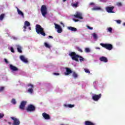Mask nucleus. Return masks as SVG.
Here are the masks:
<instances>
[{
  "label": "nucleus",
  "mask_w": 125,
  "mask_h": 125,
  "mask_svg": "<svg viewBox=\"0 0 125 125\" xmlns=\"http://www.w3.org/2000/svg\"><path fill=\"white\" fill-rule=\"evenodd\" d=\"M3 90H4V87H0V92H1V91H3Z\"/></svg>",
  "instance_id": "obj_34"
},
{
  "label": "nucleus",
  "mask_w": 125,
  "mask_h": 125,
  "mask_svg": "<svg viewBox=\"0 0 125 125\" xmlns=\"http://www.w3.org/2000/svg\"><path fill=\"white\" fill-rule=\"evenodd\" d=\"M44 44L45 47H47V48H50V46L48 44V43L45 42Z\"/></svg>",
  "instance_id": "obj_27"
},
{
  "label": "nucleus",
  "mask_w": 125,
  "mask_h": 125,
  "mask_svg": "<svg viewBox=\"0 0 125 125\" xmlns=\"http://www.w3.org/2000/svg\"><path fill=\"white\" fill-rule=\"evenodd\" d=\"M124 26H125V23H123Z\"/></svg>",
  "instance_id": "obj_52"
},
{
  "label": "nucleus",
  "mask_w": 125,
  "mask_h": 125,
  "mask_svg": "<svg viewBox=\"0 0 125 125\" xmlns=\"http://www.w3.org/2000/svg\"><path fill=\"white\" fill-rule=\"evenodd\" d=\"M10 50L13 53H14V52H15V51H14V49L12 47L10 48Z\"/></svg>",
  "instance_id": "obj_36"
},
{
  "label": "nucleus",
  "mask_w": 125,
  "mask_h": 125,
  "mask_svg": "<svg viewBox=\"0 0 125 125\" xmlns=\"http://www.w3.org/2000/svg\"><path fill=\"white\" fill-rule=\"evenodd\" d=\"M17 50L18 52L20 53H22V47H21V46L18 45L17 46Z\"/></svg>",
  "instance_id": "obj_21"
},
{
  "label": "nucleus",
  "mask_w": 125,
  "mask_h": 125,
  "mask_svg": "<svg viewBox=\"0 0 125 125\" xmlns=\"http://www.w3.org/2000/svg\"><path fill=\"white\" fill-rule=\"evenodd\" d=\"M55 29H57V32L59 33V34H61L62 33L63 30L62 29V28L59 24H55Z\"/></svg>",
  "instance_id": "obj_10"
},
{
  "label": "nucleus",
  "mask_w": 125,
  "mask_h": 125,
  "mask_svg": "<svg viewBox=\"0 0 125 125\" xmlns=\"http://www.w3.org/2000/svg\"><path fill=\"white\" fill-rule=\"evenodd\" d=\"M92 36H93V38L94 39V40H97V39H98V37H97V34H96L95 33H94L92 34Z\"/></svg>",
  "instance_id": "obj_25"
},
{
  "label": "nucleus",
  "mask_w": 125,
  "mask_h": 125,
  "mask_svg": "<svg viewBox=\"0 0 125 125\" xmlns=\"http://www.w3.org/2000/svg\"><path fill=\"white\" fill-rule=\"evenodd\" d=\"M66 0H63V1L65 2Z\"/></svg>",
  "instance_id": "obj_51"
},
{
  "label": "nucleus",
  "mask_w": 125,
  "mask_h": 125,
  "mask_svg": "<svg viewBox=\"0 0 125 125\" xmlns=\"http://www.w3.org/2000/svg\"><path fill=\"white\" fill-rule=\"evenodd\" d=\"M66 72H64V75L65 76H69L70 74L73 73L72 69L70 68L65 67Z\"/></svg>",
  "instance_id": "obj_12"
},
{
  "label": "nucleus",
  "mask_w": 125,
  "mask_h": 125,
  "mask_svg": "<svg viewBox=\"0 0 125 125\" xmlns=\"http://www.w3.org/2000/svg\"><path fill=\"white\" fill-rule=\"evenodd\" d=\"M8 124H9V125H11V123L10 122H9Z\"/></svg>",
  "instance_id": "obj_50"
},
{
  "label": "nucleus",
  "mask_w": 125,
  "mask_h": 125,
  "mask_svg": "<svg viewBox=\"0 0 125 125\" xmlns=\"http://www.w3.org/2000/svg\"><path fill=\"white\" fill-rule=\"evenodd\" d=\"M11 103L15 105V104H16V100L15 99H12L11 100Z\"/></svg>",
  "instance_id": "obj_28"
},
{
  "label": "nucleus",
  "mask_w": 125,
  "mask_h": 125,
  "mask_svg": "<svg viewBox=\"0 0 125 125\" xmlns=\"http://www.w3.org/2000/svg\"><path fill=\"white\" fill-rule=\"evenodd\" d=\"M87 29H89V30H93V27H91L88 25L86 26Z\"/></svg>",
  "instance_id": "obj_38"
},
{
  "label": "nucleus",
  "mask_w": 125,
  "mask_h": 125,
  "mask_svg": "<svg viewBox=\"0 0 125 125\" xmlns=\"http://www.w3.org/2000/svg\"><path fill=\"white\" fill-rule=\"evenodd\" d=\"M23 28L25 29V30H26V29H27V25H24Z\"/></svg>",
  "instance_id": "obj_42"
},
{
  "label": "nucleus",
  "mask_w": 125,
  "mask_h": 125,
  "mask_svg": "<svg viewBox=\"0 0 125 125\" xmlns=\"http://www.w3.org/2000/svg\"><path fill=\"white\" fill-rule=\"evenodd\" d=\"M27 86L28 87L30 86L31 88L28 89V91L29 93H30L31 94H32V93H33V92H34V90L33 89V88H34V85H33L31 83H29L27 85Z\"/></svg>",
  "instance_id": "obj_13"
},
{
  "label": "nucleus",
  "mask_w": 125,
  "mask_h": 125,
  "mask_svg": "<svg viewBox=\"0 0 125 125\" xmlns=\"http://www.w3.org/2000/svg\"><path fill=\"white\" fill-rule=\"evenodd\" d=\"M20 59L22 61V62H24V63H28V59H26L24 56H20Z\"/></svg>",
  "instance_id": "obj_17"
},
{
  "label": "nucleus",
  "mask_w": 125,
  "mask_h": 125,
  "mask_svg": "<svg viewBox=\"0 0 125 125\" xmlns=\"http://www.w3.org/2000/svg\"><path fill=\"white\" fill-rule=\"evenodd\" d=\"M115 8L114 6H107L105 8V10L108 13H114L113 10Z\"/></svg>",
  "instance_id": "obj_9"
},
{
  "label": "nucleus",
  "mask_w": 125,
  "mask_h": 125,
  "mask_svg": "<svg viewBox=\"0 0 125 125\" xmlns=\"http://www.w3.org/2000/svg\"><path fill=\"white\" fill-rule=\"evenodd\" d=\"M101 8L100 7H95L92 9V10H100Z\"/></svg>",
  "instance_id": "obj_31"
},
{
  "label": "nucleus",
  "mask_w": 125,
  "mask_h": 125,
  "mask_svg": "<svg viewBox=\"0 0 125 125\" xmlns=\"http://www.w3.org/2000/svg\"><path fill=\"white\" fill-rule=\"evenodd\" d=\"M100 45L104 48L107 49V50H112L113 49V45L111 44L101 43Z\"/></svg>",
  "instance_id": "obj_3"
},
{
  "label": "nucleus",
  "mask_w": 125,
  "mask_h": 125,
  "mask_svg": "<svg viewBox=\"0 0 125 125\" xmlns=\"http://www.w3.org/2000/svg\"><path fill=\"white\" fill-rule=\"evenodd\" d=\"M9 67L10 69L14 72L18 71V68H17L16 66H13L12 64H10Z\"/></svg>",
  "instance_id": "obj_15"
},
{
  "label": "nucleus",
  "mask_w": 125,
  "mask_h": 125,
  "mask_svg": "<svg viewBox=\"0 0 125 125\" xmlns=\"http://www.w3.org/2000/svg\"><path fill=\"white\" fill-rule=\"evenodd\" d=\"M67 29L68 30H70V31H72V32H77V28L72 26L67 27Z\"/></svg>",
  "instance_id": "obj_18"
},
{
  "label": "nucleus",
  "mask_w": 125,
  "mask_h": 125,
  "mask_svg": "<svg viewBox=\"0 0 125 125\" xmlns=\"http://www.w3.org/2000/svg\"><path fill=\"white\" fill-rule=\"evenodd\" d=\"M69 56L72 58V60H74L76 61V62H79V58H80L79 60L80 62H83V61H84V58H83L82 56L77 55V54L74 52L70 53Z\"/></svg>",
  "instance_id": "obj_1"
},
{
  "label": "nucleus",
  "mask_w": 125,
  "mask_h": 125,
  "mask_svg": "<svg viewBox=\"0 0 125 125\" xmlns=\"http://www.w3.org/2000/svg\"><path fill=\"white\" fill-rule=\"evenodd\" d=\"M26 104H27L26 101H22L21 103L20 106H19L20 109H21V110H25V106H26Z\"/></svg>",
  "instance_id": "obj_8"
},
{
  "label": "nucleus",
  "mask_w": 125,
  "mask_h": 125,
  "mask_svg": "<svg viewBox=\"0 0 125 125\" xmlns=\"http://www.w3.org/2000/svg\"><path fill=\"white\" fill-rule=\"evenodd\" d=\"M29 30H31V27H28Z\"/></svg>",
  "instance_id": "obj_49"
},
{
  "label": "nucleus",
  "mask_w": 125,
  "mask_h": 125,
  "mask_svg": "<svg viewBox=\"0 0 125 125\" xmlns=\"http://www.w3.org/2000/svg\"><path fill=\"white\" fill-rule=\"evenodd\" d=\"M75 18H79V19H83V15L81 13L77 12L75 15H73Z\"/></svg>",
  "instance_id": "obj_11"
},
{
  "label": "nucleus",
  "mask_w": 125,
  "mask_h": 125,
  "mask_svg": "<svg viewBox=\"0 0 125 125\" xmlns=\"http://www.w3.org/2000/svg\"><path fill=\"white\" fill-rule=\"evenodd\" d=\"M41 13L43 17H45V15L47 14V8L46 6L42 5L41 7Z\"/></svg>",
  "instance_id": "obj_4"
},
{
  "label": "nucleus",
  "mask_w": 125,
  "mask_h": 125,
  "mask_svg": "<svg viewBox=\"0 0 125 125\" xmlns=\"http://www.w3.org/2000/svg\"><path fill=\"white\" fill-rule=\"evenodd\" d=\"M5 15L4 14H2L0 15V20L1 21H2V20H3V18H4Z\"/></svg>",
  "instance_id": "obj_24"
},
{
  "label": "nucleus",
  "mask_w": 125,
  "mask_h": 125,
  "mask_svg": "<svg viewBox=\"0 0 125 125\" xmlns=\"http://www.w3.org/2000/svg\"><path fill=\"white\" fill-rule=\"evenodd\" d=\"M94 5V3H93V2H91L90 3V5Z\"/></svg>",
  "instance_id": "obj_43"
},
{
  "label": "nucleus",
  "mask_w": 125,
  "mask_h": 125,
  "mask_svg": "<svg viewBox=\"0 0 125 125\" xmlns=\"http://www.w3.org/2000/svg\"><path fill=\"white\" fill-rule=\"evenodd\" d=\"M27 112H34L36 111V107L33 104H29L26 108Z\"/></svg>",
  "instance_id": "obj_5"
},
{
  "label": "nucleus",
  "mask_w": 125,
  "mask_h": 125,
  "mask_svg": "<svg viewBox=\"0 0 125 125\" xmlns=\"http://www.w3.org/2000/svg\"><path fill=\"white\" fill-rule=\"evenodd\" d=\"M49 39H53V37H52L51 36H49Z\"/></svg>",
  "instance_id": "obj_44"
},
{
  "label": "nucleus",
  "mask_w": 125,
  "mask_h": 125,
  "mask_svg": "<svg viewBox=\"0 0 125 125\" xmlns=\"http://www.w3.org/2000/svg\"><path fill=\"white\" fill-rule=\"evenodd\" d=\"M100 60L102 62H104V63H107V62H108V59L105 57H102L100 58Z\"/></svg>",
  "instance_id": "obj_16"
},
{
  "label": "nucleus",
  "mask_w": 125,
  "mask_h": 125,
  "mask_svg": "<svg viewBox=\"0 0 125 125\" xmlns=\"http://www.w3.org/2000/svg\"><path fill=\"white\" fill-rule=\"evenodd\" d=\"M102 96V95L101 94H100L99 95L94 94L92 96V99L94 100V101H98L100 98H101V97Z\"/></svg>",
  "instance_id": "obj_7"
},
{
  "label": "nucleus",
  "mask_w": 125,
  "mask_h": 125,
  "mask_svg": "<svg viewBox=\"0 0 125 125\" xmlns=\"http://www.w3.org/2000/svg\"><path fill=\"white\" fill-rule=\"evenodd\" d=\"M84 71L85 73H87V74H90V71H89V70H88L86 68H84Z\"/></svg>",
  "instance_id": "obj_29"
},
{
  "label": "nucleus",
  "mask_w": 125,
  "mask_h": 125,
  "mask_svg": "<svg viewBox=\"0 0 125 125\" xmlns=\"http://www.w3.org/2000/svg\"><path fill=\"white\" fill-rule=\"evenodd\" d=\"M67 107H68V108H73L75 107V104H68Z\"/></svg>",
  "instance_id": "obj_32"
},
{
  "label": "nucleus",
  "mask_w": 125,
  "mask_h": 125,
  "mask_svg": "<svg viewBox=\"0 0 125 125\" xmlns=\"http://www.w3.org/2000/svg\"><path fill=\"white\" fill-rule=\"evenodd\" d=\"M79 51L80 52H83V50H82V49H79Z\"/></svg>",
  "instance_id": "obj_45"
},
{
  "label": "nucleus",
  "mask_w": 125,
  "mask_h": 125,
  "mask_svg": "<svg viewBox=\"0 0 125 125\" xmlns=\"http://www.w3.org/2000/svg\"><path fill=\"white\" fill-rule=\"evenodd\" d=\"M113 31V28L112 27H109L107 28V32H109V33H112Z\"/></svg>",
  "instance_id": "obj_30"
},
{
  "label": "nucleus",
  "mask_w": 125,
  "mask_h": 125,
  "mask_svg": "<svg viewBox=\"0 0 125 125\" xmlns=\"http://www.w3.org/2000/svg\"><path fill=\"white\" fill-rule=\"evenodd\" d=\"M17 12L19 15H21V16L22 18H24V13H22L21 10H19L18 8H17Z\"/></svg>",
  "instance_id": "obj_19"
},
{
  "label": "nucleus",
  "mask_w": 125,
  "mask_h": 125,
  "mask_svg": "<svg viewBox=\"0 0 125 125\" xmlns=\"http://www.w3.org/2000/svg\"><path fill=\"white\" fill-rule=\"evenodd\" d=\"M97 49H100V47H97Z\"/></svg>",
  "instance_id": "obj_48"
},
{
  "label": "nucleus",
  "mask_w": 125,
  "mask_h": 125,
  "mask_svg": "<svg viewBox=\"0 0 125 125\" xmlns=\"http://www.w3.org/2000/svg\"><path fill=\"white\" fill-rule=\"evenodd\" d=\"M85 52H90V50L88 48H85Z\"/></svg>",
  "instance_id": "obj_35"
},
{
  "label": "nucleus",
  "mask_w": 125,
  "mask_h": 125,
  "mask_svg": "<svg viewBox=\"0 0 125 125\" xmlns=\"http://www.w3.org/2000/svg\"><path fill=\"white\" fill-rule=\"evenodd\" d=\"M54 75H55V76H59V73H54Z\"/></svg>",
  "instance_id": "obj_40"
},
{
  "label": "nucleus",
  "mask_w": 125,
  "mask_h": 125,
  "mask_svg": "<svg viewBox=\"0 0 125 125\" xmlns=\"http://www.w3.org/2000/svg\"><path fill=\"white\" fill-rule=\"evenodd\" d=\"M72 76L74 79H77L78 77V74L76 72L74 71L72 72Z\"/></svg>",
  "instance_id": "obj_22"
},
{
  "label": "nucleus",
  "mask_w": 125,
  "mask_h": 125,
  "mask_svg": "<svg viewBox=\"0 0 125 125\" xmlns=\"http://www.w3.org/2000/svg\"><path fill=\"white\" fill-rule=\"evenodd\" d=\"M65 106H67V105H65Z\"/></svg>",
  "instance_id": "obj_54"
},
{
  "label": "nucleus",
  "mask_w": 125,
  "mask_h": 125,
  "mask_svg": "<svg viewBox=\"0 0 125 125\" xmlns=\"http://www.w3.org/2000/svg\"><path fill=\"white\" fill-rule=\"evenodd\" d=\"M36 33L38 35H42V36H43V37H45V32H44V29H43V28L42 27L41 25H36Z\"/></svg>",
  "instance_id": "obj_2"
},
{
  "label": "nucleus",
  "mask_w": 125,
  "mask_h": 125,
  "mask_svg": "<svg viewBox=\"0 0 125 125\" xmlns=\"http://www.w3.org/2000/svg\"><path fill=\"white\" fill-rule=\"evenodd\" d=\"M61 25H62L63 27H65V25H64V23L62 22H61Z\"/></svg>",
  "instance_id": "obj_47"
},
{
  "label": "nucleus",
  "mask_w": 125,
  "mask_h": 125,
  "mask_svg": "<svg viewBox=\"0 0 125 125\" xmlns=\"http://www.w3.org/2000/svg\"><path fill=\"white\" fill-rule=\"evenodd\" d=\"M78 5L79 2H77L76 3L73 4L72 6H73V7H78Z\"/></svg>",
  "instance_id": "obj_26"
},
{
  "label": "nucleus",
  "mask_w": 125,
  "mask_h": 125,
  "mask_svg": "<svg viewBox=\"0 0 125 125\" xmlns=\"http://www.w3.org/2000/svg\"><path fill=\"white\" fill-rule=\"evenodd\" d=\"M73 21H74V22H79V21H80V20H76L75 19H73Z\"/></svg>",
  "instance_id": "obj_39"
},
{
  "label": "nucleus",
  "mask_w": 125,
  "mask_h": 125,
  "mask_svg": "<svg viewBox=\"0 0 125 125\" xmlns=\"http://www.w3.org/2000/svg\"><path fill=\"white\" fill-rule=\"evenodd\" d=\"M118 5H122V3L121 2L118 3Z\"/></svg>",
  "instance_id": "obj_46"
},
{
  "label": "nucleus",
  "mask_w": 125,
  "mask_h": 125,
  "mask_svg": "<svg viewBox=\"0 0 125 125\" xmlns=\"http://www.w3.org/2000/svg\"><path fill=\"white\" fill-rule=\"evenodd\" d=\"M10 118L11 119V120L13 121V125H20V124L21 122H20V120L19 119L14 117H11Z\"/></svg>",
  "instance_id": "obj_6"
},
{
  "label": "nucleus",
  "mask_w": 125,
  "mask_h": 125,
  "mask_svg": "<svg viewBox=\"0 0 125 125\" xmlns=\"http://www.w3.org/2000/svg\"><path fill=\"white\" fill-rule=\"evenodd\" d=\"M24 25L27 27H30V26H31V24L28 21H25L24 22Z\"/></svg>",
  "instance_id": "obj_23"
},
{
  "label": "nucleus",
  "mask_w": 125,
  "mask_h": 125,
  "mask_svg": "<svg viewBox=\"0 0 125 125\" xmlns=\"http://www.w3.org/2000/svg\"><path fill=\"white\" fill-rule=\"evenodd\" d=\"M84 125H95V124L89 121H87L84 122Z\"/></svg>",
  "instance_id": "obj_20"
},
{
  "label": "nucleus",
  "mask_w": 125,
  "mask_h": 125,
  "mask_svg": "<svg viewBox=\"0 0 125 125\" xmlns=\"http://www.w3.org/2000/svg\"><path fill=\"white\" fill-rule=\"evenodd\" d=\"M115 21L117 22V23H118V24H121V23H122V21L120 20H116Z\"/></svg>",
  "instance_id": "obj_37"
},
{
  "label": "nucleus",
  "mask_w": 125,
  "mask_h": 125,
  "mask_svg": "<svg viewBox=\"0 0 125 125\" xmlns=\"http://www.w3.org/2000/svg\"><path fill=\"white\" fill-rule=\"evenodd\" d=\"M4 62H5V63H6L7 64L8 63V61L7 60H6V59H4Z\"/></svg>",
  "instance_id": "obj_41"
},
{
  "label": "nucleus",
  "mask_w": 125,
  "mask_h": 125,
  "mask_svg": "<svg viewBox=\"0 0 125 125\" xmlns=\"http://www.w3.org/2000/svg\"><path fill=\"white\" fill-rule=\"evenodd\" d=\"M43 118L45 119V120H50V116H49V114H47V113L45 112H43L42 114Z\"/></svg>",
  "instance_id": "obj_14"
},
{
  "label": "nucleus",
  "mask_w": 125,
  "mask_h": 125,
  "mask_svg": "<svg viewBox=\"0 0 125 125\" xmlns=\"http://www.w3.org/2000/svg\"><path fill=\"white\" fill-rule=\"evenodd\" d=\"M4 117V114L2 113H0V119H2Z\"/></svg>",
  "instance_id": "obj_33"
},
{
  "label": "nucleus",
  "mask_w": 125,
  "mask_h": 125,
  "mask_svg": "<svg viewBox=\"0 0 125 125\" xmlns=\"http://www.w3.org/2000/svg\"><path fill=\"white\" fill-rule=\"evenodd\" d=\"M25 31H26L25 30H24V31L25 32Z\"/></svg>",
  "instance_id": "obj_53"
}]
</instances>
